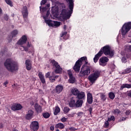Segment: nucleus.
Instances as JSON below:
<instances>
[{
  "label": "nucleus",
  "mask_w": 131,
  "mask_h": 131,
  "mask_svg": "<svg viewBox=\"0 0 131 131\" xmlns=\"http://www.w3.org/2000/svg\"><path fill=\"white\" fill-rule=\"evenodd\" d=\"M104 54L105 56H109L110 57H113L114 56V51L111 50V48L109 46H106L102 48V49L95 56L94 58V62L97 63L98 60L102 55Z\"/></svg>",
  "instance_id": "nucleus-1"
},
{
  "label": "nucleus",
  "mask_w": 131,
  "mask_h": 131,
  "mask_svg": "<svg viewBox=\"0 0 131 131\" xmlns=\"http://www.w3.org/2000/svg\"><path fill=\"white\" fill-rule=\"evenodd\" d=\"M4 66H5L6 69H7L9 72L16 71L19 68L18 62L14 61L10 58H8L6 60L4 63Z\"/></svg>",
  "instance_id": "nucleus-2"
},
{
  "label": "nucleus",
  "mask_w": 131,
  "mask_h": 131,
  "mask_svg": "<svg viewBox=\"0 0 131 131\" xmlns=\"http://www.w3.org/2000/svg\"><path fill=\"white\" fill-rule=\"evenodd\" d=\"M67 2H69V9H63L61 11V15L64 16V17H67V18H70L71 16V14H72L73 12V7H74V3L73 0H67Z\"/></svg>",
  "instance_id": "nucleus-3"
},
{
  "label": "nucleus",
  "mask_w": 131,
  "mask_h": 131,
  "mask_svg": "<svg viewBox=\"0 0 131 131\" xmlns=\"http://www.w3.org/2000/svg\"><path fill=\"white\" fill-rule=\"evenodd\" d=\"M83 62H84L85 64H88V59L86 58V57H81L76 62L74 66L73 67V70L76 73H78V72H79Z\"/></svg>",
  "instance_id": "nucleus-4"
},
{
  "label": "nucleus",
  "mask_w": 131,
  "mask_h": 131,
  "mask_svg": "<svg viewBox=\"0 0 131 131\" xmlns=\"http://www.w3.org/2000/svg\"><path fill=\"white\" fill-rule=\"evenodd\" d=\"M51 63L54 69V72L55 73H57V74H60V73H62L63 69H62L61 66H60V64H59L58 62L56 61L54 59H52Z\"/></svg>",
  "instance_id": "nucleus-5"
},
{
  "label": "nucleus",
  "mask_w": 131,
  "mask_h": 131,
  "mask_svg": "<svg viewBox=\"0 0 131 131\" xmlns=\"http://www.w3.org/2000/svg\"><path fill=\"white\" fill-rule=\"evenodd\" d=\"M100 74H101V72L100 71H95L93 73L89 76V80L91 83H94V82H95L96 80L99 78Z\"/></svg>",
  "instance_id": "nucleus-6"
},
{
  "label": "nucleus",
  "mask_w": 131,
  "mask_h": 131,
  "mask_svg": "<svg viewBox=\"0 0 131 131\" xmlns=\"http://www.w3.org/2000/svg\"><path fill=\"white\" fill-rule=\"evenodd\" d=\"M85 67V64L82 66L81 71L78 74L79 77H84L85 75H89L91 73V68L90 67H86L85 70H83V68Z\"/></svg>",
  "instance_id": "nucleus-7"
},
{
  "label": "nucleus",
  "mask_w": 131,
  "mask_h": 131,
  "mask_svg": "<svg viewBox=\"0 0 131 131\" xmlns=\"http://www.w3.org/2000/svg\"><path fill=\"white\" fill-rule=\"evenodd\" d=\"M45 23L46 24H48L50 27H54L56 26V27H58L61 25V22L57 21H52L51 19H47L45 20Z\"/></svg>",
  "instance_id": "nucleus-8"
},
{
  "label": "nucleus",
  "mask_w": 131,
  "mask_h": 131,
  "mask_svg": "<svg viewBox=\"0 0 131 131\" xmlns=\"http://www.w3.org/2000/svg\"><path fill=\"white\" fill-rule=\"evenodd\" d=\"M30 127L32 131H37L38 130V128H39V124L38 123V122L34 121L31 122Z\"/></svg>",
  "instance_id": "nucleus-9"
},
{
  "label": "nucleus",
  "mask_w": 131,
  "mask_h": 131,
  "mask_svg": "<svg viewBox=\"0 0 131 131\" xmlns=\"http://www.w3.org/2000/svg\"><path fill=\"white\" fill-rule=\"evenodd\" d=\"M109 61V59L108 57L104 56L103 57H101L99 59V64L100 66H106L107 65V62Z\"/></svg>",
  "instance_id": "nucleus-10"
},
{
  "label": "nucleus",
  "mask_w": 131,
  "mask_h": 131,
  "mask_svg": "<svg viewBox=\"0 0 131 131\" xmlns=\"http://www.w3.org/2000/svg\"><path fill=\"white\" fill-rule=\"evenodd\" d=\"M21 14L25 20L27 19L28 17V10L27 6H23L21 10Z\"/></svg>",
  "instance_id": "nucleus-11"
},
{
  "label": "nucleus",
  "mask_w": 131,
  "mask_h": 131,
  "mask_svg": "<svg viewBox=\"0 0 131 131\" xmlns=\"http://www.w3.org/2000/svg\"><path fill=\"white\" fill-rule=\"evenodd\" d=\"M26 41H27V37L26 35H23L17 41V43L18 46H23L24 43H26Z\"/></svg>",
  "instance_id": "nucleus-12"
},
{
  "label": "nucleus",
  "mask_w": 131,
  "mask_h": 131,
  "mask_svg": "<svg viewBox=\"0 0 131 131\" xmlns=\"http://www.w3.org/2000/svg\"><path fill=\"white\" fill-rule=\"evenodd\" d=\"M26 68L28 71H30L32 69V62L29 59H27L25 61Z\"/></svg>",
  "instance_id": "nucleus-13"
},
{
  "label": "nucleus",
  "mask_w": 131,
  "mask_h": 131,
  "mask_svg": "<svg viewBox=\"0 0 131 131\" xmlns=\"http://www.w3.org/2000/svg\"><path fill=\"white\" fill-rule=\"evenodd\" d=\"M22 108V105L20 104L14 103L11 106V110H13V111H17L18 110H21Z\"/></svg>",
  "instance_id": "nucleus-14"
},
{
  "label": "nucleus",
  "mask_w": 131,
  "mask_h": 131,
  "mask_svg": "<svg viewBox=\"0 0 131 131\" xmlns=\"http://www.w3.org/2000/svg\"><path fill=\"white\" fill-rule=\"evenodd\" d=\"M18 34V31L17 30H14L11 32V35H8L7 39L9 42H11L13 40V37H15Z\"/></svg>",
  "instance_id": "nucleus-15"
},
{
  "label": "nucleus",
  "mask_w": 131,
  "mask_h": 131,
  "mask_svg": "<svg viewBox=\"0 0 131 131\" xmlns=\"http://www.w3.org/2000/svg\"><path fill=\"white\" fill-rule=\"evenodd\" d=\"M34 114V112L32 110H30L28 111L27 115H26V119L27 120H30L33 117V115Z\"/></svg>",
  "instance_id": "nucleus-16"
},
{
  "label": "nucleus",
  "mask_w": 131,
  "mask_h": 131,
  "mask_svg": "<svg viewBox=\"0 0 131 131\" xmlns=\"http://www.w3.org/2000/svg\"><path fill=\"white\" fill-rule=\"evenodd\" d=\"M34 108L36 112L38 114L41 113L42 112V107L38 103H36L34 105Z\"/></svg>",
  "instance_id": "nucleus-17"
},
{
  "label": "nucleus",
  "mask_w": 131,
  "mask_h": 131,
  "mask_svg": "<svg viewBox=\"0 0 131 131\" xmlns=\"http://www.w3.org/2000/svg\"><path fill=\"white\" fill-rule=\"evenodd\" d=\"M76 98L75 97H72L69 103V106L71 108H73V107L76 106Z\"/></svg>",
  "instance_id": "nucleus-18"
},
{
  "label": "nucleus",
  "mask_w": 131,
  "mask_h": 131,
  "mask_svg": "<svg viewBox=\"0 0 131 131\" xmlns=\"http://www.w3.org/2000/svg\"><path fill=\"white\" fill-rule=\"evenodd\" d=\"M77 98L78 100H83L84 98H85V93L82 92H79L78 94L77 95Z\"/></svg>",
  "instance_id": "nucleus-19"
},
{
  "label": "nucleus",
  "mask_w": 131,
  "mask_h": 131,
  "mask_svg": "<svg viewBox=\"0 0 131 131\" xmlns=\"http://www.w3.org/2000/svg\"><path fill=\"white\" fill-rule=\"evenodd\" d=\"M83 103V100L82 99H78L76 101V107L81 108L82 104Z\"/></svg>",
  "instance_id": "nucleus-20"
},
{
  "label": "nucleus",
  "mask_w": 131,
  "mask_h": 131,
  "mask_svg": "<svg viewBox=\"0 0 131 131\" xmlns=\"http://www.w3.org/2000/svg\"><path fill=\"white\" fill-rule=\"evenodd\" d=\"M87 102L88 104H93V95L91 93L87 94Z\"/></svg>",
  "instance_id": "nucleus-21"
},
{
  "label": "nucleus",
  "mask_w": 131,
  "mask_h": 131,
  "mask_svg": "<svg viewBox=\"0 0 131 131\" xmlns=\"http://www.w3.org/2000/svg\"><path fill=\"white\" fill-rule=\"evenodd\" d=\"M62 91H63V85L59 84L56 86L55 92L56 94H59L60 93H62Z\"/></svg>",
  "instance_id": "nucleus-22"
},
{
  "label": "nucleus",
  "mask_w": 131,
  "mask_h": 131,
  "mask_svg": "<svg viewBox=\"0 0 131 131\" xmlns=\"http://www.w3.org/2000/svg\"><path fill=\"white\" fill-rule=\"evenodd\" d=\"M38 76L39 78H40L41 82L42 83H46V79H45V76H43V74H42V72H39L38 73Z\"/></svg>",
  "instance_id": "nucleus-23"
},
{
  "label": "nucleus",
  "mask_w": 131,
  "mask_h": 131,
  "mask_svg": "<svg viewBox=\"0 0 131 131\" xmlns=\"http://www.w3.org/2000/svg\"><path fill=\"white\" fill-rule=\"evenodd\" d=\"M71 91L72 94L74 95V96H77V95L79 93V91H78V89H77V88H73L71 89Z\"/></svg>",
  "instance_id": "nucleus-24"
},
{
  "label": "nucleus",
  "mask_w": 131,
  "mask_h": 131,
  "mask_svg": "<svg viewBox=\"0 0 131 131\" xmlns=\"http://www.w3.org/2000/svg\"><path fill=\"white\" fill-rule=\"evenodd\" d=\"M125 88H126L127 89H131V84H123L121 86L120 90L121 91H122L123 89H125Z\"/></svg>",
  "instance_id": "nucleus-25"
},
{
  "label": "nucleus",
  "mask_w": 131,
  "mask_h": 131,
  "mask_svg": "<svg viewBox=\"0 0 131 131\" xmlns=\"http://www.w3.org/2000/svg\"><path fill=\"white\" fill-rule=\"evenodd\" d=\"M65 127L64 124L62 123H58L55 125V128H60V129H63Z\"/></svg>",
  "instance_id": "nucleus-26"
},
{
  "label": "nucleus",
  "mask_w": 131,
  "mask_h": 131,
  "mask_svg": "<svg viewBox=\"0 0 131 131\" xmlns=\"http://www.w3.org/2000/svg\"><path fill=\"white\" fill-rule=\"evenodd\" d=\"M60 111H61L60 107L58 106H55V110L54 112V115H58V113H59Z\"/></svg>",
  "instance_id": "nucleus-27"
},
{
  "label": "nucleus",
  "mask_w": 131,
  "mask_h": 131,
  "mask_svg": "<svg viewBox=\"0 0 131 131\" xmlns=\"http://www.w3.org/2000/svg\"><path fill=\"white\" fill-rule=\"evenodd\" d=\"M49 79L51 82H54V81H56V79H55V74L54 72H52V75L49 77Z\"/></svg>",
  "instance_id": "nucleus-28"
},
{
  "label": "nucleus",
  "mask_w": 131,
  "mask_h": 131,
  "mask_svg": "<svg viewBox=\"0 0 131 131\" xmlns=\"http://www.w3.org/2000/svg\"><path fill=\"white\" fill-rule=\"evenodd\" d=\"M108 97L110 99H111V100H114V98H115V94L113 92H110L108 93Z\"/></svg>",
  "instance_id": "nucleus-29"
},
{
  "label": "nucleus",
  "mask_w": 131,
  "mask_h": 131,
  "mask_svg": "<svg viewBox=\"0 0 131 131\" xmlns=\"http://www.w3.org/2000/svg\"><path fill=\"white\" fill-rule=\"evenodd\" d=\"M69 82L70 83H74L75 82V77L72 76L69 77Z\"/></svg>",
  "instance_id": "nucleus-30"
},
{
  "label": "nucleus",
  "mask_w": 131,
  "mask_h": 131,
  "mask_svg": "<svg viewBox=\"0 0 131 131\" xmlns=\"http://www.w3.org/2000/svg\"><path fill=\"white\" fill-rule=\"evenodd\" d=\"M130 72H131V68H128L123 72V74H127V73H130Z\"/></svg>",
  "instance_id": "nucleus-31"
},
{
  "label": "nucleus",
  "mask_w": 131,
  "mask_h": 131,
  "mask_svg": "<svg viewBox=\"0 0 131 131\" xmlns=\"http://www.w3.org/2000/svg\"><path fill=\"white\" fill-rule=\"evenodd\" d=\"M49 16H50V11L48 10L47 11L46 15V16H45V15L42 16L43 19H44L45 21H46V20H48L47 19H48V17H49Z\"/></svg>",
  "instance_id": "nucleus-32"
},
{
  "label": "nucleus",
  "mask_w": 131,
  "mask_h": 131,
  "mask_svg": "<svg viewBox=\"0 0 131 131\" xmlns=\"http://www.w3.org/2000/svg\"><path fill=\"white\" fill-rule=\"evenodd\" d=\"M125 50L127 52H131V45H127L125 46Z\"/></svg>",
  "instance_id": "nucleus-33"
},
{
  "label": "nucleus",
  "mask_w": 131,
  "mask_h": 131,
  "mask_svg": "<svg viewBox=\"0 0 131 131\" xmlns=\"http://www.w3.org/2000/svg\"><path fill=\"white\" fill-rule=\"evenodd\" d=\"M42 115H43V117H44V118H49V117H50V116H51V115H50V114L48 112L43 113Z\"/></svg>",
  "instance_id": "nucleus-34"
},
{
  "label": "nucleus",
  "mask_w": 131,
  "mask_h": 131,
  "mask_svg": "<svg viewBox=\"0 0 131 131\" xmlns=\"http://www.w3.org/2000/svg\"><path fill=\"white\" fill-rule=\"evenodd\" d=\"M69 111H70V108H69V107H64L63 113H64V114H66L68 113V112H69Z\"/></svg>",
  "instance_id": "nucleus-35"
},
{
  "label": "nucleus",
  "mask_w": 131,
  "mask_h": 131,
  "mask_svg": "<svg viewBox=\"0 0 131 131\" xmlns=\"http://www.w3.org/2000/svg\"><path fill=\"white\" fill-rule=\"evenodd\" d=\"M100 99L101 100V101H102L103 102H104V101H106V96H105V95L101 94L100 95Z\"/></svg>",
  "instance_id": "nucleus-36"
},
{
  "label": "nucleus",
  "mask_w": 131,
  "mask_h": 131,
  "mask_svg": "<svg viewBox=\"0 0 131 131\" xmlns=\"http://www.w3.org/2000/svg\"><path fill=\"white\" fill-rule=\"evenodd\" d=\"M115 120V117L114 116H111L110 118H107V121L110 122V121H114Z\"/></svg>",
  "instance_id": "nucleus-37"
},
{
  "label": "nucleus",
  "mask_w": 131,
  "mask_h": 131,
  "mask_svg": "<svg viewBox=\"0 0 131 131\" xmlns=\"http://www.w3.org/2000/svg\"><path fill=\"white\" fill-rule=\"evenodd\" d=\"M6 4L7 5H9L10 7H13V3H12V1L11 0H5Z\"/></svg>",
  "instance_id": "nucleus-38"
},
{
  "label": "nucleus",
  "mask_w": 131,
  "mask_h": 131,
  "mask_svg": "<svg viewBox=\"0 0 131 131\" xmlns=\"http://www.w3.org/2000/svg\"><path fill=\"white\" fill-rule=\"evenodd\" d=\"M67 34V32H62L61 33V34L60 35L61 37H63V39H64V40H66V39H65V37L66 35Z\"/></svg>",
  "instance_id": "nucleus-39"
},
{
  "label": "nucleus",
  "mask_w": 131,
  "mask_h": 131,
  "mask_svg": "<svg viewBox=\"0 0 131 131\" xmlns=\"http://www.w3.org/2000/svg\"><path fill=\"white\" fill-rule=\"evenodd\" d=\"M114 114H119L120 113V111L118 109H115L113 111Z\"/></svg>",
  "instance_id": "nucleus-40"
},
{
  "label": "nucleus",
  "mask_w": 131,
  "mask_h": 131,
  "mask_svg": "<svg viewBox=\"0 0 131 131\" xmlns=\"http://www.w3.org/2000/svg\"><path fill=\"white\" fill-rule=\"evenodd\" d=\"M20 49L21 51H25V52H28V47H21V48H20Z\"/></svg>",
  "instance_id": "nucleus-41"
},
{
  "label": "nucleus",
  "mask_w": 131,
  "mask_h": 131,
  "mask_svg": "<svg viewBox=\"0 0 131 131\" xmlns=\"http://www.w3.org/2000/svg\"><path fill=\"white\" fill-rule=\"evenodd\" d=\"M104 126L105 128H108V127L109 126V122L108 121L104 122Z\"/></svg>",
  "instance_id": "nucleus-42"
},
{
  "label": "nucleus",
  "mask_w": 131,
  "mask_h": 131,
  "mask_svg": "<svg viewBox=\"0 0 131 131\" xmlns=\"http://www.w3.org/2000/svg\"><path fill=\"white\" fill-rule=\"evenodd\" d=\"M40 12H46V11H47V9H48V7H43L41 8V6H40Z\"/></svg>",
  "instance_id": "nucleus-43"
},
{
  "label": "nucleus",
  "mask_w": 131,
  "mask_h": 131,
  "mask_svg": "<svg viewBox=\"0 0 131 131\" xmlns=\"http://www.w3.org/2000/svg\"><path fill=\"white\" fill-rule=\"evenodd\" d=\"M68 74L69 75V77H72L73 76V75L72 74V72L71 70H68Z\"/></svg>",
  "instance_id": "nucleus-44"
},
{
  "label": "nucleus",
  "mask_w": 131,
  "mask_h": 131,
  "mask_svg": "<svg viewBox=\"0 0 131 131\" xmlns=\"http://www.w3.org/2000/svg\"><path fill=\"white\" fill-rule=\"evenodd\" d=\"M47 3V0H42L40 2L41 6H42Z\"/></svg>",
  "instance_id": "nucleus-45"
},
{
  "label": "nucleus",
  "mask_w": 131,
  "mask_h": 131,
  "mask_svg": "<svg viewBox=\"0 0 131 131\" xmlns=\"http://www.w3.org/2000/svg\"><path fill=\"white\" fill-rule=\"evenodd\" d=\"M61 121L62 122H66L67 121V118L63 117L61 119Z\"/></svg>",
  "instance_id": "nucleus-46"
},
{
  "label": "nucleus",
  "mask_w": 131,
  "mask_h": 131,
  "mask_svg": "<svg viewBox=\"0 0 131 131\" xmlns=\"http://www.w3.org/2000/svg\"><path fill=\"white\" fill-rule=\"evenodd\" d=\"M121 61H122V63H126V62H127L126 58L122 57Z\"/></svg>",
  "instance_id": "nucleus-47"
},
{
  "label": "nucleus",
  "mask_w": 131,
  "mask_h": 131,
  "mask_svg": "<svg viewBox=\"0 0 131 131\" xmlns=\"http://www.w3.org/2000/svg\"><path fill=\"white\" fill-rule=\"evenodd\" d=\"M130 110H128V111H126L125 112V115L127 116H128V115H129V114H130Z\"/></svg>",
  "instance_id": "nucleus-48"
},
{
  "label": "nucleus",
  "mask_w": 131,
  "mask_h": 131,
  "mask_svg": "<svg viewBox=\"0 0 131 131\" xmlns=\"http://www.w3.org/2000/svg\"><path fill=\"white\" fill-rule=\"evenodd\" d=\"M50 72H48L47 73H46L45 76L46 78H50Z\"/></svg>",
  "instance_id": "nucleus-49"
},
{
  "label": "nucleus",
  "mask_w": 131,
  "mask_h": 131,
  "mask_svg": "<svg viewBox=\"0 0 131 131\" xmlns=\"http://www.w3.org/2000/svg\"><path fill=\"white\" fill-rule=\"evenodd\" d=\"M4 19L5 20H6V21H8V20H9V16H8V15H5L4 16Z\"/></svg>",
  "instance_id": "nucleus-50"
},
{
  "label": "nucleus",
  "mask_w": 131,
  "mask_h": 131,
  "mask_svg": "<svg viewBox=\"0 0 131 131\" xmlns=\"http://www.w3.org/2000/svg\"><path fill=\"white\" fill-rule=\"evenodd\" d=\"M74 114H75V113H73L72 114H69L68 115V117H74Z\"/></svg>",
  "instance_id": "nucleus-51"
},
{
  "label": "nucleus",
  "mask_w": 131,
  "mask_h": 131,
  "mask_svg": "<svg viewBox=\"0 0 131 131\" xmlns=\"http://www.w3.org/2000/svg\"><path fill=\"white\" fill-rule=\"evenodd\" d=\"M70 130L71 131L76 130V128H74V127H70Z\"/></svg>",
  "instance_id": "nucleus-52"
},
{
  "label": "nucleus",
  "mask_w": 131,
  "mask_h": 131,
  "mask_svg": "<svg viewBox=\"0 0 131 131\" xmlns=\"http://www.w3.org/2000/svg\"><path fill=\"white\" fill-rule=\"evenodd\" d=\"M89 111L90 114H92V112L93 111V107H91L89 108Z\"/></svg>",
  "instance_id": "nucleus-53"
},
{
  "label": "nucleus",
  "mask_w": 131,
  "mask_h": 131,
  "mask_svg": "<svg viewBox=\"0 0 131 131\" xmlns=\"http://www.w3.org/2000/svg\"><path fill=\"white\" fill-rule=\"evenodd\" d=\"M55 129V126H50V130H54Z\"/></svg>",
  "instance_id": "nucleus-54"
},
{
  "label": "nucleus",
  "mask_w": 131,
  "mask_h": 131,
  "mask_svg": "<svg viewBox=\"0 0 131 131\" xmlns=\"http://www.w3.org/2000/svg\"><path fill=\"white\" fill-rule=\"evenodd\" d=\"M125 120H126V118L122 117L121 118L120 121H124Z\"/></svg>",
  "instance_id": "nucleus-55"
},
{
  "label": "nucleus",
  "mask_w": 131,
  "mask_h": 131,
  "mask_svg": "<svg viewBox=\"0 0 131 131\" xmlns=\"http://www.w3.org/2000/svg\"><path fill=\"white\" fill-rule=\"evenodd\" d=\"M82 114H83V113L82 112H79L77 114L78 116H81V115H82Z\"/></svg>",
  "instance_id": "nucleus-56"
},
{
  "label": "nucleus",
  "mask_w": 131,
  "mask_h": 131,
  "mask_svg": "<svg viewBox=\"0 0 131 131\" xmlns=\"http://www.w3.org/2000/svg\"><path fill=\"white\" fill-rule=\"evenodd\" d=\"M39 94H40L41 95H43V92L42 91V90H40V89L39 90Z\"/></svg>",
  "instance_id": "nucleus-57"
},
{
  "label": "nucleus",
  "mask_w": 131,
  "mask_h": 131,
  "mask_svg": "<svg viewBox=\"0 0 131 131\" xmlns=\"http://www.w3.org/2000/svg\"><path fill=\"white\" fill-rule=\"evenodd\" d=\"M8 83H9V82H8V81H6L4 83V85H5V86L7 87V84H8Z\"/></svg>",
  "instance_id": "nucleus-58"
},
{
  "label": "nucleus",
  "mask_w": 131,
  "mask_h": 131,
  "mask_svg": "<svg viewBox=\"0 0 131 131\" xmlns=\"http://www.w3.org/2000/svg\"><path fill=\"white\" fill-rule=\"evenodd\" d=\"M1 15H3V10L0 8V16Z\"/></svg>",
  "instance_id": "nucleus-59"
},
{
  "label": "nucleus",
  "mask_w": 131,
  "mask_h": 131,
  "mask_svg": "<svg viewBox=\"0 0 131 131\" xmlns=\"http://www.w3.org/2000/svg\"><path fill=\"white\" fill-rule=\"evenodd\" d=\"M67 28V26H66V25H64V26H63V29H64V30H66Z\"/></svg>",
  "instance_id": "nucleus-60"
},
{
  "label": "nucleus",
  "mask_w": 131,
  "mask_h": 131,
  "mask_svg": "<svg viewBox=\"0 0 131 131\" xmlns=\"http://www.w3.org/2000/svg\"><path fill=\"white\" fill-rule=\"evenodd\" d=\"M27 47L28 48H30V44L29 43V42H28Z\"/></svg>",
  "instance_id": "nucleus-61"
},
{
  "label": "nucleus",
  "mask_w": 131,
  "mask_h": 131,
  "mask_svg": "<svg viewBox=\"0 0 131 131\" xmlns=\"http://www.w3.org/2000/svg\"><path fill=\"white\" fill-rule=\"evenodd\" d=\"M4 127V126L3 125V124L0 123V128H2V127Z\"/></svg>",
  "instance_id": "nucleus-62"
},
{
  "label": "nucleus",
  "mask_w": 131,
  "mask_h": 131,
  "mask_svg": "<svg viewBox=\"0 0 131 131\" xmlns=\"http://www.w3.org/2000/svg\"><path fill=\"white\" fill-rule=\"evenodd\" d=\"M128 95L129 97H131V91H129V93H128Z\"/></svg>",
  "instance_id": "nucleus-63"
},
{
  "label": "nucleus",
  "mask_w": 131,
  "mask_h": 131,
  "mask_svg": "<svg viewBox=\"0 0 131 131\" xmlns=\"http://www.w3.org/2000/svg\"><path fill=\"white\" fill-rule=\"evenodd\" d=\"M59 77V76H55L54 75V78H55V79H56V78H58Z\"/></svg>",
  "instance_id": "nucleus-64"
}]
</instances>
